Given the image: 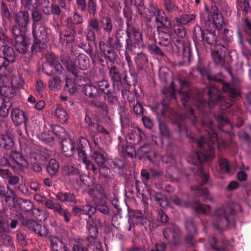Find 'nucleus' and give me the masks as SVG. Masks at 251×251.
I'll use <instances>...</instances> for the list:
<instances>
[{
    "label": "nucleus",
    "instance_id": "f257e3e1",
    "mask_svg": "<svg viewBox=\"0 0 251 251\" xmlns=\"http://www.w3.org/2000/svg\"><path fill=\"white\" fill-rule=\"evenodd\" d=\"M202 129L206 131L208 137L205 138L201 136L197 140V146L201 149L194 155L196 158L193 161L195 165L197 166V171L195 173L197 176L198 186H192L191 189L194 191V194L198 197H204V201H212L208 189L203 188L202 186L208 182L209 175L204 172L202 162L211 160L215 157V147L217 146L218 134L213 128V121H208L202 120L200 123Z\"/></svg>",
    "mask_w": 251,
    "mask_h": 251
},
{
    "label": "nucleus",
    "instance_id": "f03ea898",
    "mask_svg": "<svg viewBox=\"0 0 251 251\" xmlns=\"http://www.w3.org/2000/svg\"><path fill=\"white\" fill-rule=\"evenodd\" d=\"M159 77L164 86L161 90L162 100L154 103L151 109L158 117L173 123V72L167 67L159 70Z\"/></svg>",
    "mask_w": 251,
    "mask_h": 251
},
{
    "label": "nucleus",
    "instance_id": "7ed1b4c3",
    "mask_svg": "<svg viewBox=\"0 0 251 251\" xmlns=\"http://www.w3.org/2000/svg\"><path fill=\"white\" fill-rule=\"evenodd\" d=\"M174 32L176 37L174 36V57L178 60L179 66L189 65L190 61V49L185 47L183 38L186 32L182 25L178 24L174 25Z\"/></svg>",
    "mask_w": 251,
    "mask_h": 251
},
{
    "label": "nucleus",
    "instance_id": "20e7f679",
    "mask_svg": "<svg viewBox=\"0 0 251 251\" xmlns=\"http://www.w3.org/2000/svg\"><path fill=\"white\" fill-rule=\"evenodd\" d=\"M241 209L239 205H227L217 208L213 215V225L220 231L228 229L234 225L233 216L237 209Z\"/></svg>",
    "mask_w": 251,
    "mask_h": 251
},
{
    "label": "nucleus",
    "instance_id": "39448f33",
    "mask_svg": "<svg viewBox=\"0 0 251 251\" xmlns=\"http://www.w3.org/2000/svg\"><path fill=\"white\" fill-rule=\"evenodd\" d=\"M107 43L115 50H126L133 51L134 43L130 37V30H116L114 36H108Z\"/></svg>",
    "mask_w": 251,
    "mask_h": 251
},
{
    "label": "nucleus",
    "instance_id": "423d86ee",
    "mask_svg": "<svg viewBox=\"0 0 251 251\" xmlns=\"http://www.w3.org/2000/svg\"><path fill=\"white\" fill-rule=\"evenodd\" d=\"M202 29L197 24L194 28L192 38L195 44L200 42L206 43L210 46H217L218 38L216 33L217 29L211 28L210 26L205 27Z\"/></svg>",
    "mask_w": 251,
    "mask_h": 251
},
{
    "label": "nucleus",
    "instance_id": "0eeeda50",
    "mask_svg": "<svg viewBox=\"0 0 251 251\" xmlns=\"http://www.w3.org/2000/svg\"><path fill=\"white\" fill-rule=\"evenodd\" d=\"M14 24L12 25L11 32L13 36L20 35L24 33L23 30L27 29L29 22V14L27 10H20L14 14Z\"/></svg>",
    "mask_w": 251,
    "mask_h": 251
},
{
    "label": "nucleus",
    "instance_id": "6e6552de",
    "mask_svg": "<svg viewBox=\"0 0 251 251\" xmlns=\"http://www.w3.org/2000/svg\"><path fill=\"white\" fill-rule=\"evenodd\" d=\"M213 13L210 19L208 13L201 14V23L204 24L205 27L210 26L211 28L217 29L218 32L222 29L223 24V16L216 7L213 8ZM219 34V33H218Z\"/></svg>",
    "mask_w": 251,
    "mask_h": 251
},
{
    "label": "nucleus",
    "instance_id": "1a4fd4ad",
    "mask_svg": "<svg viewBox=\"0 0 251 251\" xmlns=\"http://www.w3.org/2000/svg\"><path fill=\"white\" fill-rule=\"evenodd\" d=\"M47 59L48 62L44 64L42 67V71L44 73L50 76L63 73L64 68L57 60L54 54H49L47 56Z\"/></svg>",
    "mask_w": 251,
    "mask_h": 251
},
{
    "label": "nucleus",
    "instance_id": "9d476101",
    "mask_svg": "<svg viewBox=\"0 0 251 251\" xmlns=\"http://www.w3.org/2000/svg\"><path fill=\"white\" fill-rule=\"evenodd\" d=\"M49 240L51 251H88L86 248L78 243L74 244L72 249H69L62 239L55 236H50Z\"/></svg>",
    "mask_w": 251,
    "mask_h": 251
},
{
    "label": "nucleus",
    "instance_id": "9b49d317",
    "mask_svg": "<svg viewBox=\"0 0 251 251\" xmlns=\"http://www.w3.org/2000/svg\"><path fill=\"white\" fill-rule=\"evenodd\" d=\"M209 103L214 105H219L222 110H225L231 106V102L226 100L221 96V92L216 86H211L207 89Z\"/></svg>",
    "mask_w": 251,
    "mask_h": 251
},
{
    "label": "nucleus",
    "instance_id": "f8f14e48",
    "mask_svg": "<svg viewBox=\"0 0 251 251\" xmlns=\"http://www.w3.org/2000/svg\"><path fill=\"white\" fill-rule=\"evenodd\" d=\"M93 17L89 19L87 22L86 28L84 30V34L88 42H94L96 39V34L101 31V26L99 20Z\"/></svg>",
    "mask_w": 251,
    "mask_h": 251
},
{
    "label": "nucleus",
    "instance_id": "ddd939ff",
    "mask_svg": "<svg viewBox=\"0 0 251 251\" xmlns=\"http://www.w3.org/2000/svg\"><path fill=\"white\" fill-rule=\"evenodd\" d=\"M44 199V204L47 208L52 210L54 213L57 214L62 217L66 223H70L71 220L72 214L67 209L64 208L60 204L57 202L54 203L50 199H47L45 197Z\"/></svg>",
    "mask_w": 251,
    "mask_h": 251
},
{
    "label": "nucleus",
    "instance_id": "4468645a",
    "mask_svg": "<svg viewBox=\"0 0 251 251\" xmlns=\"http://www.w3.org/2000/svg\"><path fill=\"white\" fill-rule=\"evenodd\" d=\"M167 154L162 157V162L166 164L165 176L173 181V144L169 142L166 148Z\"/></svg>",
    "mask_w": 251,
    "mask_h": 251
},
{
    "label": "nucleus",
    "instance_id": "2eb2a0df",
    "mask_svg": "<svg viewBox=\"0 0 251 251\" xmlns=\"http://www.w3.org/2000/svg\"><path fill=\"white\" fill-rule=\"evenodd\" d=\"M99 46L101 56L104 58L106 63H114L118 57L115 49L110 47L107 42L101 41L99 42Z\"/></svg>",
    "mask_w": 251,
    "mask_h": 251
},
{
    "label": "nucleus",
    "instance_id": "dca6fc26",
    "mask_svg": "<svg viewBox=\"0 0 251 251\" xmlns=\"http://www.w3.org/2000/svg\"><path fill=\"white\" fill-rule=\"evenodd\" d=\"M91 148L92 146L89 141L85 137H81L78 142L76 143L75 152L77 153L78 160L79 161H86L88 158V154L86 151L89 150L91 151Z\"/></svg>",
    "mask_w": 251,
    "mask_h": 251
},
{
    "label": "nucleus",
    "instance_id": "f3484780",
    "mask_svg": "<svg viewBox=\"0 0 251 251\" xmlns=\"http://www.w3.org/2000/svg\"><path fill=\"white\" fill-rule=\"evenodd\" d=\"M10 43L5 42L2 43L0 48V52H1L3 56L1 57L5 61L4 67L5 69L10 63H13L16 61V54L12 47L8 44Z\"/></svg>",
    "mask_w": 251,
    "mask_h": 251
},
{
    "label": "nucleus",
    "instance_id": "a211bd4d",
    "mask_svg": "<svg viewBox=\"0 0 251 251\" xmlns=\"http://www.w3.org/2000/svg\"><path fill=\"white\" fill-rule=\"evenodd\" d=\"M244 32L240 30L237 31L238 43L243 45L245 41H247L251 47V22L248 18H246L243 25ZM251 56V52H250Z\"/></svg>",
    "mask_w": 251,
    "mask_h": 251
},
{
    "label": "nucleus",
    "instance_id": "6ab92c4d",
    "mask_svg": "<svg viewBox=\"0 0 251 251\" xmlns=\"http://www.w3.org/2000/svg\"><path fill=\"white\" fill-rule=\"evenodd\" d=\"M152 15L155 17V22L157 28H163L166 30H171V22L166 17L164 11L161 9H152Z\"/></svg>",
    "mask_w": 251,
    "mask_h": 251
},
{
    "label": "nucleus",
    "instance_id": "aec40b11",
    "mask_svg": "<svg viewBox=\"0 0 251 251\" xmlns=\"http://www.w3.org/2000/svg\"><path fill=\"white\" fill-rule=\"evenodd\" d=\"M10 117L16 126L24 124L26 129L27 122L28 120V115L26 112L18 108H15L12 109Z\"/></svg>",
    "mask_w": 251,
    "mask_h": 251
},
{
    "label": "nucleus",
    "instance_id": "412c9836",
    "mask_svg": "<svg viewBox=\"0 0 251 251\" xmlns=\"http://www.w3.org/2000/svg\"><path fill=\"white\" fill-rule=\"evenodd\" d=\"M146 138L145 134L138 127L129 129L126 137L127 142L133 145L139 144L144 142Z\"/></svg>",
    "mask_w": 251,
    "mask_h": 251
},
{
    "label": "nucleus",
    "instance_id": "4be33fe9",
    "mask_svg": "<svg viewBox=\"0 0 251 251\" xmlns=\"http://www.w3.org/2000/svg\"><path fill=\"white\" fill-rule=\"evenodd\" d=\"M77 8L81 12H84L88 8V12L90 15L95 16L97 13V0H88L87 3L86 0H75Z\"/></svg>",
    "mask_w": 251,
    "mask_h": 251
},
{
    "label": "nucleus",
    "instance_id": "5701e85b",
    "mask_svg": "<svg viewBox=\"0 0 251 251\" xmlns=\"http://www.w3.org/2000/svg\"><path fill=\"white\" fill-rule=\"evenodd\" d=\"M14 37L16 42V50L21 54H27L28 57V53L31 52L29 51V43L25 34L22 33L20 35L14 36Z\"/></svg>",
    "mask_w": 251,
    "mask_h": 251
},
{
    "label": "nucleus",
    "instance_id": "b1692460",
    "mask_svg": "<svg viewBox=\"0 0 251 251\" xmlns=\"http://www.w3.org/2000/svg\"><path fill=\"white\" fill-rule=\"evenodd\" d=\"M10 4L2 0L0 3V14L3 26L11 23L13 21L14 14L10 9Z\"/></svg>",
    "mask_w": 251,
    "mask_h": 251
},
{
    "label": "nucleus",
    "instance_id": "393cba45",
    "mask_svg": "<svg viewBox=\"0 0 251 251\" xmlns=\"http://www.w3.org/2000/svg\"><path fill=\"white\" fill-rule=\"evenodd\" d=\"M109 75L112 83L114 89H121L122 84H123V78L119 70L115 66L108 67Z\"/></svg>",
    "mask_w": 251,
    "mask_h": 251
},
{
    "label": "nucleus",
    "instance_id": "a878e982",
    "mask_svg": "<svg viewBox=\"0 0 251 251\" xmlns=\"http://www.w3.org/2000/svg\"><path fill=\"white\" fill-rule=\"evenodd\" d=\"M222 89L224 93L226 94L232 99H236L241 96L240 85L235 82H226L223 83Z\"/></svg>",
    "mask_w": 251,
    "mask_h": 251
},
{
    "label": "nucleus",
    "instance_id": "bb28decb",
    "mask_svg": "<svg viewBox=\"0 0 251 251\" xmlns=\"http://www.w3.org/2000/svg\"><path fill=\"white\" fill-rule=\"evenodd\" d=\"M90 156L99 166L104 165L107 160V154L103 148H91Z\"/></svg>",
    "mask_w": 251,
    "mask_h": 251
},
{
    "label": "nucleus",
    "instance_id": "cd10ccee",
    "mask_svg": "<svg viewBox=\"0 0 251 251\" xmlns=\"http://www.w3.org/2000/svg\"><path fill=\"white\" fill-rule=\"evenodd\" d=\"M133 221L137 225H141L147 229L153 227L152 223L146 216V213L142 210H135L132 214Z\"/></svg>",
    "mask_w": 251,
    "mask_h": 251
},
{
    "label": "nucleus",
    "instance_id": "c85d7f7f",
    "mask_svg": "<svg viewBox=\"0 0 251 251\" xmlns=\"http://www.w3.org/2000/svg\"><path fill=\"white\" fill-rule=\"evenodd\" d=\"M50 32V28L43 24H41L39 27L32 28L33 38L38 39L45 42H47L48 36Z\"/></svg>",
    "mask_w": 251,
    "mask_h": 251
},
{
    "label": "nucleus",
    "instance_id": "c756f323",
    "mask_svg": "<svg viewBox=\"0 0 251 251\" xmlns=\"http://www.w3.org/2000/svg\"><path fill=\"white\" fill-rule=\"evenodd\" d=\"M61 144L62 152L64 156L71 157L75 153L76 142L72 139H63Z\"/></svg>",
    "mask_w": 251,
    "mask_h": 251
},
{
    "label": "nucleus",
    "instance_id": "7c9ffc66",
    "mask_svg": "<svg viewBox=\"0 0 251 251\" xmlns=\"http://www.w3.org/2000/svg\"><path fill=\"white\" fill-rule=\"evenodd\" d=\"M60 59L63 64L65 66L66 69L71 73L75 77H77L78 74V70L74 65L68 53L63 52L61 54Z\"/></svg>",
    "mask_w": 251,
    "mask_h": 251
},
{
    "label": "nucleus",
    "instance_id": "2f4dec72",
    "mask_svg": "<svg viewBox=\"0 0 251 251\" xmlns=\"http://www.w3.org/2000/svg\"><path fill=\"white\" fill-rule=\"evenodd\" d=\"M150 198L155 201L158 204H159L163 208H166L169 206V202L167 198L161 193H156L152 189H149Z\"/></svg>",
    "mask_w": 251,
    "mask_h": 251
},
{
    "label": "nucleus",
    "instance_id": "473e14b6",
    "mask_svg": "<svg viewBox=\"0 0 251 251\" xmlns=\"http://www.w3.org/2000/svg\"><path fill=\"white\" fill-rule=\"evenodd\" d=\"M76 29L75 32L70 29H64L60 30L59 32V42L62 45H67L69 43L74 42L75 39V35L76 33Z\"/></svg>",
    "mask_w": 251,
    "mask_h": 251
},
{
    "label": "nucleus",
    "instance_id": "72a5a7b5",
    "mask_svg": "<svg viewBox=\"0 0 251 251\" xmlns=\"http://www.w3.org/2000/svg\"><path fill=\"white\" fill-rule=\"evenodd\" d=\"M137 152L141 157H145L150 161L155 156L152 146L150 143H144L138 149Z\"/></svg>",
    "mask_w": 251,
    "mask_h": 251
},
{
    "label": "nucleus",
    "instance_id": "f704fd0d",
    "mask_svg": "<svg viewBox=\"0 0 251 251\" xmlns=\"http://www.w3.org/2000/svg\"><path fill=\"white\" fill-rule=\"evenodd\" d=\"M46 42L36 38H33V44L30 48L31 53H28V59L30 60L34 53L41 52L47 47Z\"/></svg>",
    "mask_w": 251,
    "mask_h": 251
},
{
    "label": "nucleus",
    "instance_id": "c9c22d12",
    "mask_svg": "<svg viewBox=\"0 0 251 251\" xmlns=\"http://www.w3.org/2000/svg\"><path fill=\"white\" fill-rule=\"evenodd\" d=\"M185 227L188 231V233L185 237L186 242L190 245H193L194 236L197 232V229L194 222L192 221H186L185 223Z\"/></svg>",
    "mask_w": 251,
    "mask_h": 251
},
{
    "label": "nucleus",
    "instance_id": "e433bc0d",
    "mask_svg": "<svg viewBox=\"0 0 251 251\" xmlns=\"http://www.w3.org/2000/svg\"><path fill=\"white\" fill-rule=\"evenodd\" d=\"M74 65L78 70H86L90 66V60L89 57L85 54H79L75 59Z\"/></svg>",
    "mask_w": 251,
    "mask_h": 251
},
{
    "label": "nucleus",
    "instance_id": "4c0bfd02",
    "mask_svg": "<svg viewBox=\"0 0 251 251\" xmlns=\"http://www.w3.org/2000/svg\"><path fill=\"white\" fill-rule=\"evenodd\" d=\"M55 197L60 201L63 202H70L74 204L77 203L76 196L74 193L70 192L59 191L56 194Z\"/></svg>",
    "mask_w": 251,
    "mask_h": 251
},
{
    "label": "nucleus",
    "instance_id": "58836bf2",
    "mask_svg": "<svg viewBox=\"0 0 251 251\" xmlns=\"http://www.w3.org/2000/svg\"><path fill=\"white\" fill-rule=\"evenodd\" d=\"M67 27L75 32V25H81L83 22V17L77 12H75L72 18H68Z\"/></svg>",
    "mask_w": 251,
    "mask_h": 251
},
{
    "label": "nucleus",
    "instance_id": "ea45409f",
    "mask_svg": "<svg viewBox=\"0 0 251 251\" xmlns=\"http://www.w3.org/2000/svg\"><path fill=\"white\" fill-rule=\"evenodd\" d=\"M95 84L99 97L105 95L107 91L112 90L110 88V84L107 79H101L96 82Z\"/></svg>",
    "mask_w": 251,
    "mask_h": 251
},
{
    "label": "nucleus",
    "instance_id": "a19ab883",
    "mask_svg": "<svg viewBox=\"0 0 251 251\" xmlns=\"http://www.w3.org/2000/svg\"><path fill=\"white\" fill-rule=\"evenodd\" d=\"M95 191L98 194L99 196L94 194L95 191L94 190L90 189L89 191V194L92 198L94 199L95 201L100 200L101 202L105 200L107 198L106 193L101 185H97L95 187Z\"/></svg>",
    "mask_w": 251,
    "mask_h": 251
},
{
    "label": "nucleus",
    "instance_id": "79ce46f5",
    "mask_svg": "<svg viewBox=\"0 0 251 251\" xmlns=\"http://www.w3.org/2000/svg\"><path fill=\"white\" fill-rule=\"evenodd\" d=\"M14 146L13 137L7 134L0 135V147L6 150H12Z\"/></svg>",
    "mask_w": 251,
    "mask_h": 251
},
{
    "label": "nucleus",
    "instance_id": "37998d69",
    "mask_svg": "<svg viewBox=\"0 0 251 251\" xmlns=\"http://www.w3.org/2000/svg\"><path fill=\"white\" fill-rule=\"evenodd\" d=\"M55 117L58 121L62 124L69 123V115L67 111L60 105H57L55 110Z\"/></svg>",
    "mask_w": 251,
    "mask_h": 251
},
{
    "label": "nucleus",
    "instance_id": "c03bdc74",
    "mask_svg": "<svg viewBox=\"0 0 251 251\" xmlns=\"http://www.w3.org/2000/svg\"><path fill=\"white\" fill-rule=\"evenodd\" d=\"M211 55L214 62L216 64L221 66H224L225 65V57L226 56V48H225V50L221 49L213 51L211 53Z\"/></svg>",
    "mask_w": 251,
    "mask_h": 251
},
{
    "label": "nucleus",
    "instance_id": "a18cd8bd",
    "mask_svg": "<svg viewBox=\"0 0 251 251\" xmlns=\"http://www.w3.org/2000/svg\"><path fill=\"white\" fill-rule=\"evenodd\" d=\"M82 91L89 98H97L99 97L95 83H89L84 85Z\"/></svg>",
    "mask_w": 251,
    "mask_h": 251
},
{
    "label": "nucleus",
    "instance_id": "49530a36",
    "mask_svg": "<svg viewBox=\"0 0 251 251\" xmlns=\"http://www.w3.org/2000/svg\"><path fill=\"white\" fill-rule=\"evenodd\" d=\"M159 35V41L158 44L161 46L168 47L169 49L167 50L169 51H171L173 50V46L171 43V38L170 35L167 32H162L159 33V31L157 30Z\"/></svg>",
    "mask_w": 251,
    "mask_h": 251
},
{
    "label": "nucleus",
    "instance_id": "de8ad7c7",
    "mask_svg": "<svg viewBox=\"0 0 251 251\" xmlns=\"http://www.w3.org/2000/svg\"><path fill=\"white\" fill-rule=\"evenodd\" d=\"M16 203L19 205L21 211L25 213L30 212L34 207V205L31 201L22 198H17Z\"/></svg>",
    "mask_w": 251,
    "mask_h": 251
},
{
    "label": "nucleus",
    "instance_id": "09e8293b",
    "mask_svg": "<svg viewBox=\"0 0 251 251\" xmlns=\"http://www.w3.org/2000/svg\"><path fill=\"white\" fill-rule=\"evenodd\" d=\"M7 189L8 191L1 198H4V201L6 205L11 207L16 203V201L18 198L16 193L12 188L7 186Z\"/></svg>",
    "mask_w": 251,
    "mask_h": 251
},
{
    "label": "nucleus",
    "instance_id": "8fccbe9b",
    "mask_svg": "<svg viewBox=\"0 0 251 251\" xmlns=\"http://www.w3.org/2000/svg\"><path fill=\"white\" fill-rule=\"evenodd\" d=\"M59 163L55 159H50L46 167V170L50 177H53L57 175L59 169Z\"/></svg>",
    "mask_w": 251,
    "mask_h": 251
},
{
    "label": "nucleus",
    "instance_id": "3c124183",
    "mask_svg": "<svg viewBox=\"0 0 251 251\" xmlns=\"http://www.w3.org/2000/svg\"><path fill=\"white\" fill-rule=\"evenodd\" d=\"M116 89L111 90L107 91V94L104 95V99L107 101L108 105L116 106L119 104V99L116 94Z\"/></svg>",
    "mask_w": 251,
    "mask_h": 251
},
{
    "label": "nucleus",
    "instance_id": "603ef678",
    "mask_svg": "<svg viewBox=\"0 0 251 251\" xmlns=\"http://www.w3.org/2000/svg\"><path fill=\"white\" fill-rule=\"evenodd\" d=\"M181 119L182 121L189 120L193 125L197 127L198 120L195 115L192 108L190 107L186 110L185 113L181 116Z\"/></svg>",
    "mask_w": 251,
    "mask_h": 251
},
{
    "label": "nucleus",
    "instance_id": "864d4df0",
    "mask_svg": "<svg viewBox=\"0 0 251 251\" xmlns=\"http://www.w3.org/2000/svg\"><path fill=\"white\" fill-rule=\"evenodd\" d=\"M105 220L106 217L105 216H101V214H97L94 218L91 216V218H89L87 220V225L90 226L92 225L93 226L97 227H100Z\"/></svg>",
    "mask_w": 251,
    "mask_h": 251
},
{
    "label": "nucleus",
    "instance_id": "5fc2aeb1",
    "mask_svg": "<svg viewBox=\"0 0 251 251\" xmlns=\"http://www.w3.org/2000/svg\"><path fill=\"white\" fill-rule=\"evenodd\" d=\"M31 12L32 28L37 27L39 24H42L43 15L38 8L31 10Z\"/></svg>",
    "mask_w": 251,
    "mask_h": 251
},
{
    "label": "nucleus",
    "instance_id": "6e6d98bb",
    "mask_svg": "<svg viewBox=\"0 0 251 251\" xmlns=\"http://www.w3.org/2000/svg\"><path fill=\"white\" fill-rule=\"evenodd\" d=\"M10 158L12 161L20 167H23L24 165V163L26 162L24 156L20 152L16 151H11Z\"/></svg>",
    "mask_w": 251,
    "mask_h": 251
},
{
    "label": "nucleus",
    "instance_id": "4d7b16f0",
    "mask_svg": "<svg viewBox=\"0 0 251 251\" xmlns=\"http://www.w3.org/2000/svg\"><path fill=\"white\" fill-rule=\"evenodd\" d=\"M16 91L12 86L0 85V95L8 99L12 98L15 95Z\"/></svg>",
    "mask_w": 251,
    "mask_h": 251
},
{
    "label": "nucleus",
    "instance_id": "13d9d810",
    "mask_svg": "<svg viewBox=\"0 0 251 251\" xmlns=\"http://www.w3.org/2000/svg\"><path fill=\"white\" fill-rule=\"evenodd\" d=\"M48 80V86L51 91H57L61 89L62 80L59 76L54 75Z\"/></svg>",
    "mask_w": 251,
    "mask_h": 251
},
{
    "label": "nucleus",
    "instance_id": "bf43d9fd",
    "mask_svg": "<svg viewBox=\"0 0 251 251\" xmlns=\"http://www.w3.org/2000/svg\"><path fill=\"white\" fill-rule=\"evenodd\" d=\"M86 227L88 230L87 240L91 243H94L98 238V227L93 226L92 225H87Z\"/></svg>",
    "mask_w": 251,
    "mask_h": 251
},
{
    "label": "nucleus",
    "instance_id": "052dcab7",
    "mask_svg": "<svg viewBox=\"0 0 251 251\" xmlns=\"http://www.w3.org/2000/svg\"><path fill=\"white\" fill-rule=\"evenodd\" d=\"M193 208L198 213L207 214L210 211V206L202 204L199 201H195L193 203Z\"/></svg>",
    "mask_w": 251,
    "mask_h": 251
},
{
    "label": "nucleus",
    "instance_id": "680f3d73",
    "mask_svg": "<svg viewBox=\"0 0 251 251\" xmlns=\"http://www.w3.org/2000/svg\"><path fill=\"white\" fill-rule=\"evenodd\" d=\"M98 212L102 214V216L106 217V216L109 213V209L106 204L95 201L93 213L97 215V214H99Z\"/></svg>",
    "mask_w": 251,
    "mask_h": 251
},
{
    "label": "nucleus",
    "instance_id": "e2e57ef3",
    "mask_svg": "<svg viewBox=\"0 0 251 251\" xmlns=\"http://www.w3.org/2000/svg\"><path fill=\"white\" fill-rule=\"evenodd\" d=\"M88 103L91 107L100 109L106 114L108 113L107 104L104 102L98 99H95L89 101Z\"/></svg>",
    "mask_w": 251,
    "mask_h": 251
},
{
    "label": "nucleus",
    "instance_id": "0e129e2a",
    "mask_svg": "<svg viewBox=\"0 0 251 251\" xmlns=\"http://www.w3.org/2000/svg\"><path fill=\"white\" fill-rule=\"evenodd\" d=\"M236 6L245 15L249 13L251 9L249 0H236Z\"/></svg>",
    "mask_w": 251,
    "mask_h": 251
},
{
    "label": "nucleus",
    "instance_id": "69168bd1",
    "mask_svg": "<svg viewBox=\"0 0 251 251\" xmlns=\"http://www.w3.org/2000/svg\"><path fill=\"white\" fill-rule=\"evenodd\" d=\"M51 128L52 132L59 139H66V132L63 127L57 125H52Z\"/></svg>",
    "mask_w": 251,
    "mask_h": 251
},
{
    "label": "nucleus",
    "instance_id": "338daca9",
    "mask_svg": "<svg viewBox=\"0 0 251 251\" xmlns=\"http://www.w3.org/2000/svg\"><path fill=\"white\" fill-rule=\"evenodd\" d=\"M22 223L24 226H26L28 229L33 231L34 232L38 230L39 227L40 228V224L31 219H24Z\"/></svg>",
    "mask_w": 251,
    "mask_h": 251
},
{
    "label": "nucleus",
    "instance_id": "774afa93",
    "mask_svg": "<svg viewBox=\"0 0 251 251\" xmlns=\"http://www.w3.org/2000/svg\"><path fill=\"white\" fill-rule=\"evenodd\" d=\"M64 90L68 91L71 94H74L76 92V86L74 81L69 78H66Z\"/></svg>",
    "mask_w": 251,
    "mask_h": 251
}]
</instances>
